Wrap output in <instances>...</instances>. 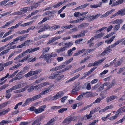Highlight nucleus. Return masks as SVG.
I'll return each mask as SVG.
<instances>
[{"mask_svg": "<svg viewBox=\"0 0 125 125\" xmlns=\"http://www.w3.org/2000/svg\"><path fill=\"white\" fill-rule=\"evenodd\" d=\"M85 94L84 93H83L81 94L78 96L76 98V99L78 100H82L83 97V96Z\"/></svg>", "mask_w": 125, "mask_h": 125, "instance_id": "35", "label": "nucleus"}, {"mask_svg": "<svg viewBox=\"0 0 125 125\" xmlns=\"http://www.w3.org/2000/svg\"><path fill=\"white\" fill-rule=\"evenodd\" d=\"M30 42H32V41L30 40H27L25 41L24 43H22L21 45L17 46L16 47L17 48H21L24 46L27 45H29V43Z\"/></svg>", "mask_w": 125, "mask_h": 125, "instance_id": "5", "label": "nucleus"}, {"mask_svg": "<svg viewBox=\"0 0 125 125\" xmlns=\"http://www.w3.org/2000/svg\"><path fill=\"white\" fill-rule=\"evenodd\" d=\"M11 121L2 120L0 122V125H3L5 124H7L10 122H11Z\"/></svg>", "mask_w": 125, "mask_h": 125, "instance_id": "38", "label": "nucleus"}, {"mask_svg": "<svg viewBox=\"0 0 125 125\" xmlns=\"http://www.w3.org/2000/svg\"><path fill=\"white\" fill-rule=\"evenodd\" d=\"M7 104L6 103H3L0 104V109L5 107L7 105Z\"/></svg>", "mask_w": 125, "mask_h": 125, "instance_id": "61", "label": "nucleus"}, {"mask_svg": "<svg viewBox=\"0 0 125 125\" xmlns=\"http://www.w3.org/2000/svg\"><path fill=\"white\" fill-rule=\"evenodd\" d=\"M115 37V36H113L110 39H108L107 40H105V42L106 43H107V44L110 43L114 39Z\"/></svg>", "mask_w": 125, "mask_h": 125, "instance_id": "27", "label": "nucleus"}, {"mask_svg": "<svg viewBox=\"0 0 125 125\" xmlns=\"http://www.w3.org/2000/svg\"><path fill=\"white\" fill-rule=\"evenodd\" d=\"M29 86L27 85L24 88L20 89V92H22L25 91L26 89L28 88Z\"/></svg>", "mask_w": 125, "mask_h": 125, "instance_id": "59", "label": "nucleus"}, {"mask_svg": "<svg viewBox=\"0 0 125 125\" xmlns=\"http://www.w3.org/2000/svg\"><path fill=\"white\" fill-rule=\"evenodd\" d=\"M68 97V96H65L61 98V100L62 103H64Z\"/></svg>", "mask_w": 125, "mask_h": 125, "instance_id": "49", "label": "nucleus"}, {"mask_svg": "<svg viewBox=\"0 0 125 125\" xmlns=\"http://www.w3.org/2000/svg\"><path fill=\"white\" fill-rule=\"evenodd\" d=\"M28 122H21L19 125H28Z\"/></svg>", "mask_w": 125, "mask_h": 125, "instance_id": "64", "label": "nucleus"}, {"mask_svg": "<svg viewBox=\"0 0 125 125\" xmlns=\"http://www.w3.org/2000/svg\"><path fill=\"white\" fill-rule=\"evenodd\" d=\"M119 115V113H116L114 116H112L109 118L110 120H113L114 119H116L117 117Z\"/></svg>", "mask_w": 125, "mask_h": 125, "instance_id": "41", "label": "nucleus"}, {"mask_svg": "<svg viewBox=\"0 0 125 125\" xmlns=\"http://www.w3.org/2000/svg\"><path fill=\"white\" fill-rule=\"evenodd\" d=\"M125 110V106L121 107V108L119 109L117 111V112H116V113H121V110H122L123 112H125L124 110Z\"/></svg>", "mask_w": 125, "mask_h": 125, "instance_id": "45", "label": "nucleus"}, {"mask_svg": "<svg viewBox=\"0 0 125 125\" xmlns=\"http://www.w3.org/2000/svg\"><path fill=\"white\" fill-rule=\"evenodd\" d=\"M109 83H110L109 82H107L101 85L97 90L96 92H98L101 91L102 90H103L104 88V85L107 86L109 85Z\"/></svg>", "mask_w": 125, "mask_h": 125, "instance_id": "9", "label": "nucleus"}, {"mask_svg": "<svg viewBox=\"0 0 125 125\" xmlns=\"http://www.w3.org/2000/svg\"><path fill=\"white\" fill-rule=\"evenodd\" d=\"M104 34V32H101L99 34H96L94 36V38H99L102 37Z\"/></svg>", "mask_w": 125, "mask_h": 125, "instance_id": "24", "label": "nucleus"}, {"mask_svg": "<svg viewBox=\"0 0 125 125\" xmlns=\"http://www.w3.org/2000/svg\"><path fill=\"white\" fill-rule=\"evenodd\" d=\"M31 75H33V74L32 71L28 72L27 73L25 74L24 75V76L25 77L27 78L31 76Z\"/></svg>", "mask_w": 125, "mask_h": 125, "instance_id": "48", "label": "nucleus"}, {"mask_svg": "<svg viewBox=\"0 0 125 125\" xmlns=\"http://www.w3.org/2000/svg\"><path fill=\"white\" fill-rule=\"evenodd\" d=\"M26 53L25 52V51L23 52L22 53H21L20 54H19L17 56H16L14 59V60H16L19 58H20L24 56V54Z\"/></svg>", "mask_w": 125, "mask_h": 125, "instance_id": "28", "label": "nucleus"}, {"mask_svg": "<svg viewBox=\"0 0 125 125\" xmlns=\"http://www.w3.org/2000/svg\"><path fill=\"white\" fill-rule=\"evenodd\" d=\"M41 119L40 118L37 119L33 122L32 125H40V123L39 122L41 121Z\"/></svg>", "mask_w": 125, "mask_h": 125, "instance_id": "23", "label": "nucleus"}, {"mask_svg": "<svg viewBox=\"0 0 125 125\" xmlns=\"http://www.w3.org/2000/svg\"><path fill=\"white\" fill-rule=\"evenodd\" d=\"M92 106V104L87 105L84 106L83 107L81 108L78 111V112L79 113H81L83 112L84 111L86 110L88 108L91 107Z\"/></svg>", "mask_w": 125, "mask_h": 125, "instance_id": "14", "label": "nucleus"}, {"mask_svg": "<svg viewBox=\"0 0 125 125\" xmlns=\"http://www.w3.org/2000/svg\"><path fill=\"white\" fill-rule=\"evenodd\" d=\"M124 40V38L120 39L113 44L105 48L104 51L101 53V55L104 56L106 54L109 53L112 50V49H110V48H111L115 47L116 45H118L121 42Z\"/></svg>", "mask_w": 125, "mask_h": 125, "instance_id": "1", "label": "nucleus"}, {"mask_svg": "<svg viewBox=\"0 0 125 125\" xmlns=\"http://www.w3.org/2000/svg\"><path fill=\"white\" fill-rule=\"evenodd\" d=\"M32 71L33 74V75H34L40 73L42 71V70L40 69L34 71Z\"/></svg>", "mask_w": 125, "mask_h": 125, "instance_id": "33", "label": "nucleus"}, {"mask_svg": "<svg viewBox=\"0 0 125 125\" xmlns=\"http://www.w3.org/2000/svg\"><path fill=\"white\" fill-rule=\"evenodd\" d=\"M89 16V18H88V21H90L93 20V19H94V16H91L89 15V16Z\"/></svg>", "mask_w": 125, "mask_h": 125, "instance_id": "63", "label": "nucleus"}, {"mask_svg": "<svg viewBox=\"0 0 125 125\" xmlns=\"http://www.w3.org/2000/svg\"><path fill=\"white\" fill-rule=\"evenodd\" d=\"M104 60V59L103 58L102 59L99 60L98 61H95L94 62V66L99 65Z\"/></svg>", "mask_w": 125, "mask_h": 125, "instance_id": "20", "label": "nucleus"}, {"mask_svg": "<svg viewBox=\"0 0 125 125\" xmlns=\"http://www.w3.org/2000/svg\"><path fill=\"white\" fill-rule=\"evenodd\" d=\"M65 50L64 48L63 47H61L59 49H57L56 50V51L58 53H60L61 52H63Z\"/></svg>", "mask_w": 125, "mask_h": 125, "instance_id": "31", "label": "nucleus"}, {"mask_svg": "<svg viewBox=\"0 0 125 125\" xmlns=\"http://www.w3.org/2000/svg\"><path fill=\"white\" fill-rule=\"evenodd\" d=\"M21 84H19L13 86L11 88L13 90H15L17 89L21 88Z\"/></svg>", "mask_w": 125, "mask_h": 125, "instance_id": "34", "label": "nucleus"}, {"mask_svg": "<svg viewBox=\"0 0 125 125\" xmlns=\"http://www.w3.org/2000/svg\"><path fill=\"white\" fill-rule=\"evenodd\" d=\"M42 94L41 93L39 94L33 96L32 98L33 101L36 100L40 98L42 96Z\"/></svg>", "mask_w": 125, "mask_h": 125, "instance_id": "25", "label": "nucleus"}, {"mask_svg": "<svg viewBox=\"0 0 125 125\" xmlns=\"http://www.w3.org/2000/svg\"><path fill=\"white\" fill-rule=\"evenodd\" d=\"M46 106L45 105L41 106L38 109H36L35 110V112L36 114L41 113L44 111V109L46 108Z\"/></svg>", "mask_w": 125, "mask_h": 125, "instance_id": "3", "label": "nucleus"}, {"mask_svg": "<svg viewBox=\"0 0 125 125\" xmlns=\"http://www.w3.org/2000/svg\"><path fill=\"white\" fill-rule=\"evenodd\" d=\"M89 16H88V15H86L80 18L79 19L77 20H78V22H81V21H80L82 20L83 21L84 19H86L89 18Z\"/></svg>", "mask_w": 125, "mask_h": 125, "instance_id": "39", "label": "nucleus"}, {"mask_svg": "<svg viewBox=\"0 0 125 125\" xmlns=\"http://www.w3.org/2000/svg\"><path fill=\"white\" fill-rule=\"evenodd\" d=\"M10 0H4L0 2V6L5 4L7 2H8Z\"/></svg>", "mask_w": 125, "mask_h": 125, "instance_id": "51", "label": "nucleus"}, {"mask_svg": "<svg viewBox=\"0 0 125 125\" xmlns=\"http://www.w3.org/2000/svg\"><path fill=\"white\" fill-rule=\"evenodd\" d=\"M50 54H47L44 55V57L45 58V60L50 59L51 57Z\"/></svg>", "mask_w": 125, "mask_h": 125, "instance_id": "53", "label": "nucleus"}, {"mask_svg": "<svg viewBox=\"0 0 125 125\" xmlns=\"http://www.w3.org/2000/svg\"><path fill=\"white\" fill-rule=\"evenodd\" d=\"M60 26L58 25H56L53 26H52L51 28V29H52V30H55L56 29L60 28Z\"/></svg>", "mask_w": 125, "mask_h": 125, "instance_id": "50", "label": "nucleus"}, {"mask_svg": "<svg viewBox=\"0 0 125 125\" xmlns=\"http://www.w3.org/2000/svg\"><path fill=\"white\" fill-rule=\"evenodd\" d=\"M46 106L45 105L41 106L38 109H36L35 110V112L36 114L41 113L44 111V109L46 108Z\"/></svg>", "mask_w": 125, "mask_h": 125, "instance_id": "4", "label": "nucleus"}, {"mask_svg": "<svg viewBox=\"0 0 125 125\" xmlns=\"http://www.w3.org/2000/svg\"><path fill=\"white\" fill-rule=\"evenodd\" d=\"M50 28V26L49 25H47L43 27L42 28L40 29L38 31V33H40L43 31L49 29Z\"/></svg>", "mask_w": 125, "mask_h": 125, "instance_id": "16", "label": "nucleus"}, {"mask_svg": "<svg viewBox=\"0 0 125 125\" xmlns=\"http://www.w3.org/2000/svg\"><path fill=\"white\" fill-rule=\"evenodd\" d=\"M50 49V47H47L46 48H43V53H45L46 52H48Z\"/></svg>", "mask_w": 125, "mask_h": 125, "instance_id": "57", "label": "nucleus"}, {"mask_svg": "<svg viewBox=\"0 0 125 125\" xmlns=\"http://www.w3.org/2000/svg\"><path fill=\"white\" fill-rule=\"evenodd\" d=\"M84 93H85V94H87V95L86 96L87 97H91L93 96V93L91 92H87Z\"/></svg>", "mask_w": 125, "mask_h": 125, "instance_id": "60", "label": "nucleus"}, {"mask_svg": "<svg viewBox=\"0 0 125 125\" xmlns=\"http://www.w3.org/2000/svg\"><path fill=\"white\" fill-rule=\"evenodd\" d=\"M12 61H11L8 62L6 63L3 64V65L4 66H4H6L10 65L12 64Z\"/></svg>", "mask_w": 125, "mask_h": 125, "instance_id": "47", "label": "nucleus"}, {"mask_svg": "<svg viewBox=\"0 0 125 125\" xmlns=\"http://www.w3.org/2000/svg\"><path fill=\"white\" fill-rule=\"evenodd\" d=\"M74 26L72 25L71 24H70L69 25H64L62 26L61 27V28L63 29L64 28L66 29H69L71 28H72Z\"/></svg>", "mask_w": 125, "mask_h": 125, "instance_id": "26", "label": "nucleus"}, {"mask_svg": "<svg viewBox=\"0 0 125 125\" xmlns=\"http://www.w3.org/2000/svg\"><path fill=\"white\" fill-rule=\"evenodd\" d=\"M94 113V111L92 110L90 112V113L89 115H86L83 116V119L85 120H86L87 119H89L92 117V115Z\"/></svg>", "mask_w": 125, "mask_h": 125, "instance_id": "6", "label": "nucleus"}, {"mask_svg": "<svg viewBox=\"0 0 125 125\" xmlns=\"http://www.w3.org/2000/svg\"><path fill=\"white\" fill-rule=\"evenodd\" d=\"M30 8L28 7L21 8L20 9L21 15H22L27 12L28 10L30 9Z\"/></svg>", "mask_w": 125, "mask_h": 125, "instance_id": "8", "label": "nucleus"}, {"mask_svg": "<svg viewBox=\"0 0 125 125\" xmlns=\"http://www.w3.org/2000/svg\"><path fill=\"white\" fill-rule=\"evenodd\" d=\"M24 77L23 75H17V74L16 76V77L14 78V79L15 80H19L23 78Z\"/></svg>", "mask_w": 125, "mask_h": 125, "instance_id": "37", "label": "nucleus"}, {"mask_svg": "<svg viewBox=\"0 0 125 125\" xmlns=\"http://www.w3.org/2000/svg\"><path fill=\"white\" fill-rule=\"evenodd\" d=\"M72 121V118L71 117H68L64 120L63 122V123H67L68 124Z\"/></svg>", "mask_w": 125, "mask_h": 125, "instance_id": "18", "label": "nucleus"}, {"mask_svg": "<svg viewBox=\"0 0 125 125\" xmlns=\"http://www.w3.org/2000/svg\"><path fill=\"white\" fill-rule=\"evenodd\" d=\"M10 110V109L9 108H8L6 110H3L2 112H0V116L4 115L9 111Z\"/></svg>", "mask_w": 125, "mask_h": 125, "instance_id": "21", "label": "nucleus"}, {"mask_svg": "<svg viewBox=\"0 0 125 125\" xmlns=\"http://www.w3.org/2000/svg\"><path fill=\"white\" fill-rule=\"evenodd\" d=\"M94 83V80H93L90 83H89L87 84L86 87L87 89L89 90L91 88V84H93Z\"/></svg>", "mask_w": 125, "mask_h": 125, "instance_id": "42", "label": "nucleus"}, {"mask_svg": "<svg viewBox=\"0 0 125 125\" xmlns=\"http://www.w3.org/2000/svg\"><path fill=\"white\" fill-rule=\"evenodd\" d=\"M80 76V74H78L77 75L74 76V77L70 79V80L71 81H73L74 80H75V79L78 78L79 76Z\"/></svg>", "mask_w": 125, "mask_h": 125, "instance_id": "58", "label": "nucleus"}, {"mask_svg": "<svg viewBox=\"0 0 125 125\" xmlns=\"http://www.w3.org/2000/svg\"><path fill=\"white\" fill-rule=\"evenodd\" d=\"M42 87L46 85H47L51 84V83L49 82H46L41 83Z\"/></svg>", "mask_w": 125, "mask_h": 125, "instance_id": "56", "label": "nucleus"}, {"mask_svg": "<svg viewBox=\"0 0 125 125\" xmlns=\"http://www.w3.org/2000/svg\"><path fill=\"white\" fill-rule=\"evenodd\" d=\"M28 34H27L24 35L19 36L18 37L19 40H20L21 42L23 41L24 40V39L28 37Z\"/></svg>", "mask_w": 125, "mask_h": 125, "instance_id": "22", "label": "nucleus"}, {"mask_svg": "<svg viewBox=\"0 0 125 125\" xmlns=\"http://www.w3.org/2000/svg\"><path fill=\"white\" fill-rule=\"evenodd\" d=\"M115 10V9H113L109 10L107 11L104 14H103L100 16V18H103L104 17H105L107 16L110 14L113 11Z\"/></svg>", "mask_w": 125, "mask_h": 125, "instance_id": "12", "label": "nucleus"}, {"mask_svg": "<svg viewBox=\"0 0 125 125\" xmlns=\"http://www.w3.org/2000/svg\"><path fill=\"white\" fill-rule=\"evenodd\" d=\"M40 48L39 47L35 48L33 49L30 48L27 50L25 51V52H26V53L29 52V53H31L39 50Z\"/></svg>", "mask_w": 125, "mask_h": 125, "instance_id": "7", "label": "nucleus"}, {"mask_svg": "<svg viewBox=\"0 0 125 125\" xmlns=\"http://www.w3.org/2000/svg\"><path fill=\"white\" fill-rule=\"evenodd\" d=\"M9 52L8 50H6L3 51L2 52H1L0 53V56H2L4 54H6L7 53Z\"/></svg>", "mask_w": 125, "mask_h": 125, "instance_id": "54", "label": "nucleus"}, {"mask_svg": "<svg viewBox=\"0 0 125 125\" xmlns=\"http://www.w3.org/2000/svg\"><path fill=\"white\" fill-rule=\"evenodd\" d=\"M118 98L117 97L116 95H112L107 97L106 99L107 103H108L109 102L113 100L114 99H116Z\"/></svg>", "mask_w": 125, "mask_h": 125, "instance_id": "10", "label": "nucleus"}, {"mask_svg": "<svg viewBox=\"0 0 125 125\" xmlns=\"http://www.w3.org/2000/svg\"><path fill=\"white\" fill-rule=\"evenodd\" d=\"M60 73V72L59 71L55 72V73H56V75H57L56 76V78H57L56 80L57 81L60 80L64 76V75H60L59 74Z\"/></svg>", "mask_w": 125, "mask_h": 125, "instance_id": "19", "label": "nucleus"}, {"mask_svg": "<svg viewBox=\"0 0 125 125\" xmlns=\"http://www.w3.org/2000/svg\"><path fill=\"white\" fill-rule=\"evenodd\" d=\"M21 64L19 63L17 65H15L11 67L10 68V70H13L17 68H18L21 65Z\"/></svg>", "mask_w": 125, "mask_h": 125, "instance_id": "29", "label": "nucleus"}, {"mask_svg": "<svg viewBox=\"0 0 125 125\" xmlns=\"http://www.w3.org/2000/svg\"><path fill=\"white\" fill-rule=\"evenodd\" d=\"M63 3V2L62 1L60 2H58L57 4L54 5L53 7L54 8H58Z\"/></svg>", "mask_w": 125, "mask_h": 125, "instance_id": "40", "label": "nucleus"}, {"mask_svg": "<svg viewBox=\"0 0 125 125\" xmlns=\"http://www.w3.org/2000/svg\"><path fill=\"white\" fill-rule=\"evenodd\" d=\"M32 98H27L25 101V103L22 105V107H24L28 104L30 103L31 102L33 101Z\"/></svg>", "mask_w": 125, "mask_h": 125, "instance_id": "13", "label": "nucleus"}, {"mask_svg": "<svg viewBox=\"0 0 125 125\" xmlns=\"http://www.w3.org/2000/svg\"><path fill=\"white\" fill-rule=\"evenodd\" d=\"M115 84V83L114 81H113L111 83L109 86H107L106 89V90H108L110 88H111Z\"/></svg>", "mask_w": 125, "mask_h": 125, "instance_id": "36", "label": "nucleus"}, {"mask_svg": "<svg viewBox=\"0 0 125 125\" xmlns=\"http://www.w3.org/2000/svg\"><path fill=\"white\" fill-rule=\"evenodd\" d=\"M76 49V48L75 47L73 48L72 49H71L69 50H68L67 52V53L68 54V55L70 56L72 55V52L73 51L75 50Z\"/></svg>", "mask_w": 125, "mask_h": 125, "instance_id": "32", "label": "nucleus"}, {"mask_svg": "<svg viewBox=\"0 0 125 125\" xmlns=\"http://www.w3.org/2000/svg\"><path fill=\"white\" fill-rule=\"evenodd\" d=\"M14 21V20H13L7 22L5 24L2 26L1 28H3L8 27L10 25L13 23Z\"/></svg>", "mask_w": 125, "mask_h": 125, "instance_id": "15", "label": "nucleus"}, {"mask_svg": "<svg viewBox=\"0 0 125 125\" xmlns=\"http://www.w3.org/2000/svg\"><path fill=\"white\" fill-rule=\"evenodd\" d=\"M120 24L115 25L114 26V30L115 31H117L118 30L120 27Z\"/></svg>", "mask_w": 125, "mask_h": 125, "instance_id": "52", "label": "nucleus"}, {"mask_svg": "<svg viewBox=\"0 0 125 125\" xmlns=\"http://www.w3.org/2000/svg\"><path fill=\"white\" fill-rule=\"evenodd\" d=\"M73 44V42H70L68 43H65L64 44L65 46L63 47L66 50L67 49V48L71 47Z\"/></svg>", "mask_w": 125, "mask_h": 125, "instance_id": "17", "label": "nucleus"}, {"mask_svg": "<svg viewBox=\"0 0 125 125\" xmlns=\"http://www.w3.org/2000/svg\"><path fill=\"white\" fill-rule=\"evenodd\" d=\"M50 91H51L47 88L41 92V93L42 95L43 94H45Z\"/></svg>", "mask_w": 125, "mask_h": 125, "instance_id": "43", "label": "nucleus"}, {"mask_svg": "<svg viewBox=\"0 0 125 125\" xmlns=\"http://www.w3.org/2000/svg\"><path fill=\"white\" fill-rule=\"evenodd\" d=\"M94 71V68L91 69L88 72L84 73L83 74L86 75L88 76V75L90 74L91 73Z\"/></svg>", "mask_w": 125, "mask_h": 125, "instance_id": "44", "label": "nucleus"}, {"mask_svg": "<svg viewBox=\"0 0 125 125\" xmlns=\"http://www.w3.org/2000/svg\"><path fill=\"white\" fill-rule=\"evenodd\" d=\"M74 16L76 17L81 16L79 12H75L74 14Z\"/></svg>", "mask_w": 125, "mask_h": 125, "instance_id": "62", "label": "nucleus"}, {"mask_svg": "<svg viewBox=\"0 0 125 125\" xmlns=\"http://www.w3.org/2000/svg\"><path fill=\"white\" fill-rule=\"evenodd\" d=\"M33 87L34 88V89H35L37 90L42 87L41 83L37 85L34 86H33Z\"/></svg>", "mask_w": 125, "mask_h": 125, "instance_id": "46", "label": "nucleus"}, {"mask_svg": "<svg viewBox=\"0 0 125 125\" xmlns=\"http://www.w3.org/2000/svg\"><path fill=\"white\" fill-rule=\"evenodd\" d=\"M94 40V37H93L87 42V44L89 45L90 48L93 47L94 45V44L93 42Z\"/></svg>", "mask_w": 125, "mask_h": 125, "instance_id": "11", "label": "nucleus"}, {"mask_svg": "<svg viewBox=\"0 0 125 125\" xmlns=\"http://www.w3.org/2000/svg\"><path fill=\"white\" fill-rule=\"evenodd\" d=\"M64 94L63 91H59L54 96L51 98V100H55L62 97Z\"/></svg>", "mask_w": 125, "mask_h": 125, "instance_id": "2", "label": "nucleus"}, {"mask_svg": "<svg viewBox=\"0 0 125 125\" xmlns=\"http://www.w3.org/2000/svg\"><path fill=\"white\" fill-rule=\"evenodd\" d=\"M67 109L66 108H61V109L59 110L58 111V112L59 113H62L64 111H66Z\"/></svg>", "mask_w": 125, "mask_h": 125, "instance_id": "55", "label": "nucleus"}, {"mask_svg": "<svg viewBox=\"0 0 125 125\" xmlns=\"http://www.w3.org/2000/svg\"><path fill=\"white\" fill-rule=\"evenodd\" d=\"M85 35L84 33H80L79 34L76 35H73L72 36V37L73 38H79L82 37H83Z\"/></svg>", "mask_w": 125, "mask_h": 125, "instance_id": "30", "label": "nucleus"}]
</instances>
